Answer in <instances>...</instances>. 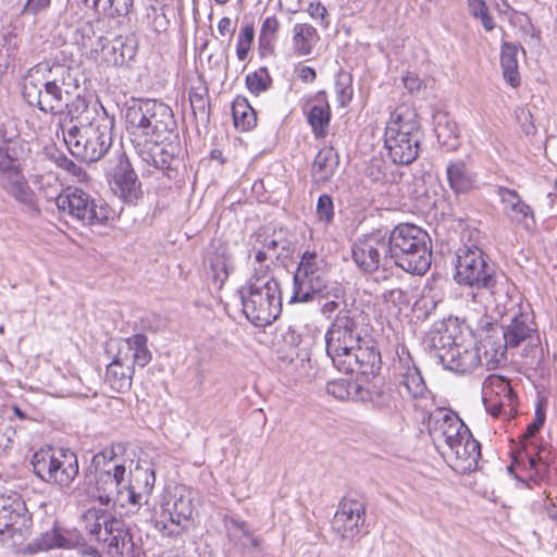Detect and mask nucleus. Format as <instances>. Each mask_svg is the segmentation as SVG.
<instances>
[{
	"mask_svg": "<svg viewBox=\"0 0 557 557\" xmlns=\"http://www.w3.org/2000/svg\"><path fill=\"white\" fill-rule=\"evenodd\" d=\"M99 542L107 544L109 554L112 556L123 555L124 550L133 546L124 522L113 516L110 522L106 524L104 534Z\"/></svg>",
	"mask_w": 557,
	"mask_h": 557,
	"instance_id": "b1692460",
	"label": "nucleus"
},
{
	"mask_svg": "<svg viewBox=\"0 0 557 557\" xmlns=\"http://www.w3.org/2000/svg\"><path fill=\"white\" fill-rule=\"evenodd\" d=\"M351 252L355 263L364 272H373L380 267L391 265L387 242L379 234H371L356 240Z\"/></svg>",
	"mask_w": 557,
	"mask_h": 557,
	"instance_id": "f3484780",
	"label": "nucleus"
},
{
	"mask_svg": "<svg viewBox=\"0 0 557 557\" xmlns=\"http://www.w3.org/2000/svg\"><path fill=\"white\" fill-rule=\"evenodd\" d=\"M366 522V505L359 499L344 498L334 515L332 527L343 539H354Z\"/></svg>",
	"mask_w": 557,
	"mask_h": 557,
	"instance_id": "a211bd4d",
	"label": "nucleus"
},
{
	"mask_svg": "<svg viewBox=\"0 0 557 557\" xmlns=\"http://www.w3.org/2000/svg\"><path fill=\"white\" fill-rule=\"evenodd\" d=\"M232 113L235 126L242 131H248L257 123L256 113L245 99L235 100Z\"/></svg>",
	"mask_w": 557,
	"mask_h": 557,
	"instance_id": "58836bf2",
	"label": "nucleus"
},
{
	"mask_svg": "<svg viewBox=\"0 0 557 557\" xmlns=\"http://www.w3.org/2000/svg\"><path fill=\"white\" fill-rule=\"evenodd\" d=\"M423 133L416 110L400 104L385 126L384 146L394 163L408 165L419 156Z\"/></svg>",
	"mask_w": 557,
	"mask_h": 557,
	"instance_id": "423d86ee",
	"label": "nucleus"
},
{
	"mask_svg": "<svg viewBox=\"0 0 557 557\" xmlns=\"http://www.w3.org/2000/svg\"><path fill=\"white\" fill-rule=\"evenodd\" d=\"M317 29L307 23H297L293 26V48L298 57H306L312 53L319 41Z\"/></svg>",
	"mask_w": 557,
	"mask_h": 557,
	"instance_id": "c756f323",
	"label": "nucleus"
},
{
	"mask_svg": "<svg viewBox=\"0 0 557 557\" xmlns=\"http://www.w3.org/2000/svg\"><path fill=\"white\" fill-rule=\"evenodd\" d=\"M29 525L30 518L22 503L0 499V542L16 534L24 536Z\"/></svg>",
	"mask_w": 557,
	"mask_h": 557,
	"instance_id": "aec40b11",
	"label": "nucleus"
},
{
	"mask_svg": "<svg viewBox=\"0 0 557 557\" xmlns=\"http://www.w3.org/2000/svg\"><path fill=\"white\" fill-rule=\"evenodd\" d=\"M446 176L449 187L456 195L468 194L479 186L478 174L468 162L461 159L448 162Z\"/></svg>",
	"mask_w": 557,
	"mask_h": 557,
	"instance_id": "5701e85b",
	"label": "nucleus"
},
{
	"mask_svg": "<svg viewBox=\"0 0 557 557\" xmlns=\"http://www.w3.org/2000/svg\"><path fill=\"white\" fill-rule=\"evenodd\" d=\"M65 539L60 535L57 531H52L47 533L44 537L42 547L44 548H52V547H61L63 546Z\"/></svg>",
	"mask_w": 557,
	"mask_h": 557,
	"instance_id": "13d9d810",
	"label": "nucleus"
},
{
	"mask_svg": "<svg viewBox=\"0 0 557 557\" xmlns=\"http://www.w3.org/2000/svg\"><path fill=\"white\" fill-rule=\"evenodd\" d=\"M34 472L45 482L69 486L78 474L77 456L70 449H41L33 456Z\"/></svg>",
	"mask_w": 557,
	"mask_h": 557,
	"instance_id": "f8f14e48",
	"label": "nucleus"
},
{
	"mask_svg": "<svg viewBox=\"0 0 557 557\" xmlns=\"http://www.w3.org/2000/svg\"><path fill=\"white\" fill-rule=\"evenodd\" d=\"M76 74L66 64L40 62L27 71L23 79V97L29 106L45 113L66 112L73 119L81 107L87 108L85 99L77 94L79 82Z\"/></svg>",
	"mask_w": 557,
	"mask_h": 557,
	"instance_id": "f257e3e1",
	"label": "nucleus"
},
{
	"mask_svg": "<svg viewBox=\"0 0 557 557\" xmlns=\"http://www.w3.org/2000/svg\"><path fill=\"white\" fill-rule=\"evenodd\" d=\"M307 12L313 20H320V24L322 26H329L327 10L320 2H310L307 8Z\"/></svg>",
	"mask_w": 557,
	"mask_h": 557,
	"instance_id": "3c124183",
	"label": "nucleus"
},
{
	"mask_svg": "<svg viewBox=\"0 0 557 557\" xmlns=\"http://www.w3.org/2000/svg\"><path fill=\"white\" fill-rule=\"evenodd\" d=\"M133 0H112L110 17L124 16L129 12Z\"/></svg>",
	"mask_w": 557,
	"mask_h": 557,
	"instance_id": "6e6d98bb",
	"label": "nucleus"
},
{
	"mask_svg": "<svg viewBox=\"0 0 557 557\" xmlns=\"http://www.w3.org/2000/svg\"><path fill=\"white\" fill-rule=\"evenodd\" d=\"M482 396L486 398H498L506 401H515L513 392L509 385V382L499 375H488L482 387Z\"/></svg>",
	"mask_w": 557,
	"mask_h": 557,
	"instance_id": "f704fd0d",
	"label": "nucleus"
},
{
	"mask_svg": "<svg viewBox=\"0 0 557 557\" xmlns=\"http://www.w3.org/2000/svg\"><path fill=\"white\" fill-rule=\"evenodd\" d=\"M253 40V28L252 26H245L242 28L238 35V42L236 53L240 61L247 58L248 51Z\"/></svg>",
	"mask_w": 557,
	"mask_h": 557,
	"instance_id": "a18cd8bd",
	"label": "nucleus"
},
{
	"mask_svg": "<svg viewBox=\"0 0 557 557\" xmlns=\"http://www.w3.org/2000/svg\"><path fill=\"white\" fill-rule=\"evenodd\" d=\"M339 164L337 152L332 147L321 149L314 158L311 175L313 183L324 185L334 176Z\"/></svg>",
	"mask_w": 557,
	"mask_h": 557,
	"instance_id": "bb28decb",
	"label": "nucleus"
},
{
	"mask_svg": "<svg viewBox=\"0 0 557 557\" xmlns=\"http://www.w3.org/2000/svg\"><path fill=\"white\" fill-rule=\"evenodd\" d=\"M113 453L110 451V460L107 454L100 453L94 456L91 466L86 474V484L89 493L101 504L110 503L125 506L123 491L125 485L126 468L112 461Z\"/></svg>",
	"mask_w": 557,
	"mask_h": 557,
	"instance_id": "9d476101",
	"label": "nucleus"
},
{
	"mask_svg": "<svg viewBox=\"0 0 557 557\" xmlns=\"http://www.w3.org/2000/svg\"><path fill=\"white\" fill-rule=\"evenodd\" d=\"M483 404L486 411L493 417L497 418L504 411L507 414H511L513 411V401H506L498 398H486L482 396Z\"/></svg>",
	"mask_w": 557,
	"mask_h": 557,
	"instance_id": "79ce46f5",
	"label": "nucleus"
},
{
	"mask_svg": "<svg viewBox=\"0 0 557 557\" xmlns=\"http://www.w3.org/2000/svg\"><path fill=\"white\" fill-rule=\"evenodd\" d=\"M140 184L129 164H121L114 174L113 193L126 202H134L140 193Z\"/></svg>",
	"mask_w": 557,
	"mask_h": 557,
	"instance_id": "a878e982",
	"label": "nucleus"
},
{
	"mask_svg": "<svg viewBox=\"0 0 557 557\" xmlns=\"http://www.w3.org/2000/svg\"><path fill=\"white\" fill-rule=\"evenodd\" d=\"M385 302H391L395 306L405 305L408 302L407 294L399 287L391 288L382 295Z\"/></svg>",
	"mask_w": 557,
	"mask_h": 557,
	"instance_id": "603ef678",
	"label": "nucleus"
},
{
	"mask_svg": "<svg viewBox=\"0 0 557 557\" xmlns=\"http://www.w3.org/2000/svg\"><path fill=\"white\" fill-rule=\"evenodd\" d=\"M15 162L16 160L11 158L8 151L2 146H0V172L2 173Z\"/></svg>",
	"mask_w": 557,
	"mask_h": 557,
	"instance_id": "69168bd1",
	"label": "nucleus"
},
{
	"mask_svg": "<svg viewBox=\"0 0 557 557\" xmlns=\"http://www.w3.org/2000/svg\"><path fill=\"white\" fill-rule=\"evenodd\" d=\"M227 529L230 532L240 531L244 536L248 537L252 547L258 548L260 546V539L252 536V532L247 522L232 518L227 521Z\"/></svg>",
	"mask_w": 557,
	"mask_h": 557,
	"instance_id": "de8ad7c7",
	"label": "nucleus"
},
{
	"mask_svg": "<svg viewBox=\"0 0 557 557\" xmlns=\"http://www.w3.org/2000/svg\"><path fill=\"white\" fill-rule=\"evenodd\" d=\"M55 205L62 214L84 226L106 225L111 213L108 206L98 205L88 193L81 188H69L58 194Z\"/></svg>",
	"mask_w": 557,
	"mask_h": 557,
	"instance_id": "ddd939ff",
	"label": "nucleus"
},
{
	"mask_svg": "<svg viewBox=\"0 0 557 557\" xmlns=\"http://www.w3.org/2000/svg\"><path fill=\"white\" fill-rule=\"evenodd\" d=\"M471 14L481 21L486 32H491L495 27L494 18L488 14L484 0H468Z\"/></svg>",
	"mask_w": 557,
	"mask_h": 557,
	"instance_id": "ea45409f",
	"label": "nucleus"
},
{
	"mask_svg": "<svg viewBox=\"0 0 557 557\" xmlns=\"http://www.w3.org/2000/svg\"><path fill=\"white\" fill-rule=\"evenodd\" d=\"M3 188L18 202L30 203L33 190L18 169L17 161L2 172Z\"/></svg>",
	"mask_w": 557,
	"mask_h": 557,
	"instance_id": "393cba45",
	"label": "nucleus"
},
{
	"mask_svg": "<svg viewBox=\"0 0 557 557\" xmlns=\"http://www.w3.org/2000/svg\"><path fill=\"white\" fill-rule=\"evenodd\" d=\"M385 168V162L382 159H372L366 174L372 182L377 183L384 180Z\"/></svg>",
	"mask_w": 557,
	"mask_h": 557,
	"instance_id": "09e8293b",
	"label": "nucleus"
},
{
	"mask_svg": "<svg viewBox=\"0 0 557 557\" xmlns=\"http://www.w3.org/2000/svg\"><path fill=\"white\" fill-rule=\"evenodd\" d=\"M534 323L528 314H516L510 324L504 331V342L509 347H517L521 342L529 338L534 331Z\"/></svg>",
	"mask_w": 557,
	"mask_h": 557,
	"instance_id": "2f4dec72",
	"label": "nucleus"
},
{
	"mask_svg": "<svg viewBox=\"0 0 557 557\" xmlns=\"http://www.w3.org/2000/svg\"><path fill=\"white\" fill-rule=\"evenodd\" d=\"M164 508V511L161 513V530L172 534L175 532V529L169 528L165 521H170L174 527H180L191 518L195 508L193 493L182 488L173 495V499L168 502Z\"/></svg>",
	"mask_w": 557,
	"mask_h": 557,
	"instance_id": "412c9836",
	"label": "nucleus"
},
{
	"mask_svg": "<svg viewBox=\"0 0 557 557\" xmlns=\"http://www.w3.org/2000/svg\"><path fill=\"white\" fill-rule=\"evenodd\" d=\"M317 215L320 221H324L326 223L333 220L334 206L331 196L324 194L319 197L317 203Z\"/></svg>",
	"mask_w": 557,
	"mask_h": 557,
	"instance_id": "49530a36",
	"label": "nucleus"
},
{
	"mask_svg": "<svg viewBox=\"0 0 557 557\" xmlns=\"http://www.w3.org/2000/svg\"><path fill=\"white\" fill-rule=\"evenodd\" d=\"M404 86L410 91H419L422 85L421 79L413 73H407L403 77Z\"/></svg>",
	"mask_w": 557,
	"mask_h": 557,
	"instance_id": "bf43d9fd",
	"label": "nucleus"
},
{
	"mask_svg": "<svg viewBox=\"0 0 557 557\" xmlns=\"http://www.w3.org/2000/svg\"><path fill=\"white\" fill-rule=\"evenodd\" d=\"M344 373L374 377L381 370V354L368 335L334 366Z\"/></svg>",
	"mask_w": 557,
	"mask_h": 557,
	"instance_id": "2eb2a0df",
	"label": "nucleus"
},
{
	"mask_svg": "<svg viewBox=\"0 0 557 557\" xmlns=\"http://www.w3.org/2000/svg\"><path fill=\"white\" fill-rule=\"evenodd\" d=\"M156 482L154 471L149 467L137 465L126 471L123 500L126 504L141 506L148 503Z\"/></svg>",
	"mask_w": 557,
	"mask_h": 557,
	"instance_id": "6ab92c4d",
	"label": "nucleus"
},
{
	"mask_svg": "<svg viewBox=\"0 0 557 557\" xmlns=\"http://www.w3.org/2000/svg\"><path fill=\"white\" fill-rule=\"evenodd\" d=\"M113 121L99 116L89 123L75 125L63 134L71 153L84 161L96 162L108 152L112 145Z\"/></svg>",
	"mask_w": 557,
	"mask_h": 557,
	"instance_id": "1a4fd4ad",
	"label": "nucleus"
},
{
	"mask_svg": "<svg viewBox=\"0 0 557 557\" xmlns=\"http://www.w3.org/2000/svg\"><path fill=\"white\" fill-rule=\"evenodd\" d=\"M313 101L315 102L308 111V123L317 137H324L331 120V109L326 100L325 91H319Z\"/></svg>",
	"mask_w": 557,
	"mask_h": 557,
	"instance_id": "cd10ccee",
	"label": "nucleus"
},
{
	"mask_svg": "<svg viewBox=\"0 0 557 557\" xmlns=\"http://www.w3.org/2000/svg\"><path fill=\"white\" fill-rule=\"evenodd\" d=\"M256 239L270 255L272 262L290 253V242L281 233H273L272 235L258 233Z\"/></svg>",
	"mask_w": 557,
	"mask_h": 557,
	"instance_id": "72a5a7b5",
	"label": "nucleus"
},
{
	"mask_svg": "<svg viewBox=\"0 0 557 557\" xmlns=\"http://www.w3.org/2000/svg\"><path fill=\"white\" fill-rule=\"evenodd\" d=\"M270 77L265 70L250 73L246 76L247 88L255 95L265 91L270 85Z\"/></svg>",
	"mask_w": 557,
	"mask_h": 557,
	"instance_id": "a19ab883",
	"label": "nucleus"
},
{
	"mask_svg": "<svg viewBox=\"0 0 557 557\" xmlns=\"http://www.w3.org/2000/svg\"><path fill=\"white\" fill-rule=\"evenodd\" d=\"M403 362V371L400 373V385L404 386L407 393L413 398L423 397L428 391L424 379L420 370L412 363L411 358L408 357Z\"/></svg>",
	"mask_w": 557,
	"mask_h": 557,
	"instance_id": "7c9ffc66",
	"label": "nucleus"
},
{
	"mask_svg": "<svg viewBox=\"0 0 557 557\" xmlns=\"http://www.w3.org/2000/svg\"><path fill=\"white\" fill-rule=\"evenodd\" d=\"M189 99H190V104L194 110L196 108L205 110L206 103H205V99L201 95H198V94L190 95Z\"/></svg>",
	"mask_w": 557,
	"mask_h": 557,
	"instance_id": "774afa93",
	"label": "nucleus"
},
{
	"mask_svg": "<svg viewBox=\"0 0 557 557\" xmlns=\"http://www.w3.org/2000/svg\"><path fill=\"white\" fill-rule=\"evenodd\" d=\"M218 32L221 37L232 36L235 28L232 26V22L228 17H222L218 24Z\"/></svg>",
	"mask_w": 557,
	"mask_h": 557,
	"instance_id": "680f3d73",
	"label": "nucleus"
},
{
	"mask_svg": "<svg viewBox=\"0 0 557 557\" xmlns=\"http://www.w3.org/2000/svg\"><path fill=\"white\" fill-rule=\"evenodd\" d=\"M280 26H281V24L275 16L265 17L262 22L261 29H260V35H259L260 42L262 45H270L274 40L275 35H276L277 30L280 29Z\"/></svg>",
	"mask_w": 557,
	"mask_h": 557,
	"instance_id": "37998d69",
	"label": "nucleus"
},
{
	"mask_svg": "<svg viewBox=\"0 0 557 557\" xmlns=\"http://www.w3.org/2000/svg\"><path fill=\"white\" fill-rule=\"evenodd\" d=\"M116 352L106 371V382L119 393L131 389L134 367H146L151 360V352L147 347V336L135 334L115 342Z\"/></svg>",
	"mask_w": 557,
	"mask_h": 557,
	"instance_id": "6e6552de",
	"label": "nucleus"
},
{
	"mask_svg": "<svg viewBox=\"0 0 557 557\" xmlns=\"http://www.w3.org/2000/svg\"><path fill=\"white\" fill-rule=\"evenodd\" d=\"M137 148L143 161L162 171L169 178H172L173 174L176 173V163L178 162L175 157L176 146L171 143L165 145L164 143H151Z\"/></svg>",
	"mask_w": 557,
	"mask_h": 557,
	"instance_id": "4be33fe9",
	"label": "nucleus"
},
{
	"mask_svg": "<svg viewBox=\"0 0 557 557\" xmlns=\"http://www.w3.org/2000/svg\"><path fill=\"white\" fill-rule=\"evenodd\" d=\"M326 288V272L314 251H305L294 274L290 302H307Z\"/></svg>",
	"mask_w": 557,
	"mask_h": 557,
	"instance_id": "4468645a",
	"label": "nucleus"
},
{
	"mask_svg": "<svg viewBox=\"0 0 557 557\" xmlns=\"http://www.w3.org/2000/svg\"><path fill=\"white\" fill-rule=\"evenodd\" d=\"M445 330L440 336V343L443 348L448 346L444 352L440 354L441 363L448 370L466 373L474 370L483 363L481 357V347L475 345H463L455 343L453 335Z\"/></svg>",
	"mask_w": 557,
	"mask_h": 557,
	"instance_id": "dca6fc26",
	"label": "nucleus"
},
{
	"mask_svg": "<svg viewBox=\"0 0 557 557\" xmlns=\"http://www.w3.org/2000/svg\"><path fill=\"white\" fill-rule=\"evenodd\" d=\"M455 280L459 285L468 287L466 297L476 312L497 310L506 306L509 299L508 282L496 275L486 255L475 245H463L456 252Z\"/></svg>",
	"mask_w": 557,
	"mask_h": 557,
	"instance_id": "f03ea898",
	"label": "nucleus"
},
{
	"mask_svg": "<svg viewBox=\"0 0 557 557\" xmlns=\"http://www.w3.org/2000/svg\"><path fill=\"white\" fill-rule=\"evenodd\" d=\"M428 429L436 448L455 470L475 469L481 456L480 443L456 412L447 408L434 409L429 414Z\"/></svg>",
	"mask_w": 557,
	"mask_h": 557,
	"instance_id": "7ed1b4c3",
	"label": "nucleus"
},
{
	"mask_svg": "<svg viewBox=\"0 0 557 557\" xmlns=\"http://www.w3.org/2000/svg\"><path fill=\"white\" fill-rule=\"evenodd\" d=\"M387 245L391 264L411 274H424L431 267L432 245L429 234L422 228L405 223L389 234Z\"/></svg>",
	"mask_w": 557,
	"mask_h": 557,
	"instance_id": "39448f33",
	"label": "nucleus"
},
{
	"mask_svg": "<svg viewBox=\"0 0 557 557\" xmlns=\"http://www.w3.org/2000/svg\"><path fill=\"white\" fill-rule=\"evenodd\" d=\"M51 3V0H27L25 4V11L37 13L46 8H48Z\"/></svg>",
	"mask_w": 557,
	"mask_h": 557,
	"instance_id": "052dcab7",
	"label": "nucleus"
},
{
	"mask_svg": "<svg viewBox=\"0 0 557 557\" xmlns=\"http://www.w3.org/2000/svg\"><path fill=\"white\" fill-rule=\"evenodd\" d=\"M243 312L258 326L271 324L281 313V288L270 275H253L239 290Z\"/></svg>",
	"mask_w": 557,
	"mask_h": 557,
	"instance_id": "0eeeda50",
	"label": "nucleus"
},
{
	"mask_svg": "<svg viewBox=\"0 0 557 557\" xmlns=\"http://www.w3.org/2000/svg\"><path fill=\"white\" fill-rule=\"evenodd\" d=\"M111 518V513L92 508L83 515V523L86 531L99 542L104 534L106 524L110 522Z\"/></svg>",
	"mask_w": 557,
	"mask_h": 557,
	"instance_id": "e433bc0d",
	"label": "nucleus"
},
{
	"mask_svg": "<svg viewBox=\"0 0 557 557\" xmlns=\"http://www.w3.org/2000/svg\"><path fill=\"white\" fill-rule=\"evenodd\" d=\"M336 94L338 102L342 107L346 106L352 97V90L348 86L347 83H344L342 81H337L336 83Z\"/></svg>",
	"mask_w": 557,
	"mask_h": 557,
	"instance_id": "4d7b16f0",
	"label": "nucleus"
},
{
	"mask_svg": "<svg viewBox=\"0 0 557 557\" xmlns=\"http://www.w3.org/2000/svg\"><path fill=\"white\" fill-rule=\"evenodd\" d=\"M544 421H545V413L537 408L536 412H535V420L528 425L527 431L523 434V438L528 440V438L533 437L535 435V433L539 432V430L542 428V425L544 424Z\"/></svg>",
	"mask_w": 557,
	"mask_h": 557,
	"instance_id": "5fc2aeb1",
	"label": "nucleus"
},
{
	"mask_svg": "<svg viewBox=\"0 0 557 557\" xmlns=\"http://www.w3.org/2000/svg\"><path fill=\"white\" fill-rule=\"evenodd\" d=\"M85 5L91 8L98 14L110 17L112 0H83Z\"/></svg>",
	"mask_w": 557,
	"mask_h": 557,
	"instance_id": "864d4df0",
	"label": "nucleus"
},
{
	"mask_svg": "<svg viewBox=\"0 0 557 557\" xmlns=\"http://www.w3.org/2000/svg\"><path fill=\"white\" fill-rule=\"evenodd\" d=\"M125 125L136 147L163 144L176 129L172 109L157 100L134 102L125 110Z\"/></svg>",
	"mask_w": 557,
	"mask_h": 557,
	"instance_id": "20e7f679",
	"label": "nucleus"
},
{
	"mask_svg": "<svg viewBox=\"0 0 557 557\" xmlns=\"http://www.w3.org/2000/svg\"><path fill=\"white\" fill-rule=\"evenodd\" d=\"M210 264L213 280L221 288L228 277L230 264L227 260L222 257L211 259Z\"/></svg>",
	"mask_w": 557,
	"mask_h": 557,
	"instance_id": "c03bdc74",
	"label": "nucleus"
},
{
	"mask_svg": "<svg viewBox=\"0 0 557 557\" xmlns=\"http://www.w3.org/2000/svg\"><path fill=\"white\" fill-rule=\"evenodd\" d=\"M498 195L503 203V211L510 220L523 222L528 216H532L530 206L521 200L516 190L499 187Z\"/></svg>",
	"mask_w": 557,
	"mask_h": 557,
	"instance_id": "c85d7f7f",
	"label": "nucleus"
},
{
	"mask_svg": "<svg viewBox=\"0 0 557 557\" xmlns=\"http://www.w3.org/2000/svg\"><path fill=\"white\" fill-rule=\"evenodd\" d=\"M298 77L305 83H312L317 77V73L312 67L304 65L298 71Z\"/></svg>",
	"mask_w": 557,
	"mask_h": 557,
	"instance_id": "0e129e2a",
	"label": "nucleus"
},
{
	"mask_svg": "<svg viewBox=\"0 0 557 557\" xmlns=\"http://www.w3.org/2000/svg\"><path fill=\"white\" fill-rule=\"evenodd\" d=\"M250 252L255 253V260L260 264L267 260H270V255L267 253L264 248L257 242L252 245Z\"/></svg>",
	"mask_w": 557,
	"mask_h": 557,
	"instance_id": "e2e57ef3",
	"label": "nucleus"
},
{
	"mask_svg": "<svg viewBox=\"0 0 557 557\" xmlns=\"http://www.w3.org/2000/svg\"><path fill=\"white\" fill-rule=\"evenodd\" d=\"M98 47L100 49L95 48L94 52L97 54L96 59L100 62L108 66H121L125 63L124 44L120 39L110 41L107 38L100 37L98 39Z\"/></svg>",
	"mask_w": 557,
	"mask_h": 557,
	"instance_id": "473e14b6",
	"label": "nucleus"
},
{
	"mask_svg": "<svg viewBox=\"0 0 557 557\" xmlns=\"http://www.w3.org/2000/svg\"><path fill=\"white\" fill-rule=\"evenodd\" d=\"M500 63L505 79L513 87L519 85L517 47L504 44L500 53Z\"/></svg>",
	"mask_w": 557,
	"mask_h": 557,
	"instance_id": "4c0bfd02",
	"label": "nucleus"
},
{
	"mask_svg": "<svg viewBox=\"0 0 557 557\" xmlns=\"http://www.w3.org/2000/svg\"><path fill=\"white\" fill-rule=\"evenodd\" d=\"M481 348L484 349L482 361L487 369H495L506 359V351L509 345L503 344L491 337H486L481 342Z\"/></svg>",
	"mask_w": 557,
	"mask_h": 557,
	"instance_id": "c9c22d12",
	"label": "nucleus"
},
{
	"mask_svg": "<svg viewBox=\"0 0 557 557\" xmlns=\"http://www.w3.org/2000/svg\"><path fill=\"white\" fill-rule=\"evenodd\" d=\"M358 310H339L325 333L326 354L335 366L360 343L367 331Z\"/></svg>",
	"mask_w": 557,
	"mask_h": 557,
	"instance_id": "9b49d317",
	"label": "nucleus"
},
{
	"mask_svg": "<svg viewBox=\"0 0 557 557\" xmlns=\"http://www.w3.org/2000/svg\"><path fill=\"white\" fill-rule=\"evenodd\" d=\"M327 392L330 394H333L337 398H344L345 397L344 391H343V385L339 384V383H330L327 385Z\"/></svg>",
	"mask_w": 557,
	"mask_h": 557,
	"instance_id": "338daca9",
	"label": "nucleus"
},
{
	"mask_svg": "<svg viewBox=\"0 0 557 557\" xmlns=\"http://www.w3.org/2000/svg\"><path fill=\"white\" fill-rule=\"evenodd\" d=\"M339 310H348V309L346 308L345 301L339 300L337 295H335V299H332V300L326 299L321 305V313L327 319H330L333 313L337 314L339 312Z\"/></svg>",
	"mask_w": 557,
	"mask_h": 557,
	"instance_id": "8fccbe9b",
	"label": "nucleus"
}]
</instances>
